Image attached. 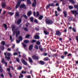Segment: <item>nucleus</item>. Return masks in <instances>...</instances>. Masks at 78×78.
<instances>
[{
  "mask_svg": "<svg viewBox=\"0 0 78 78\" xmlns=\"http://www.w3.org/2000/svg\"><path fill=\"white\" fill-rule=\"evenodd\" d=\"M45 22L46 25H52L53 23L52 20H50L48 19H47L45 20Z\"/></svg>",
  "mask_w": 78,
  "mask_h": 78,
  "instance_id": "obj_1",
  "label": "nucleus"
},
{
  "mask_svg": "<svg viewBox=\"0 0 78 78\" xmlns=\"http://www.w3.org/2000/svg\"><path fill=\"white\" fill-rule=\"evenodd\" d=\"M13 34L14 36H15L14 34H16V37H18L19 35H20V31L19 30H17V29H16L15 30L13 31Z\"/></svg>",
  "mask_w": 78,
  "mask_h": 78,
  "instance_id": "obj_2",
  "label": "nucleus"
},
{
  "mask_svg": "<svg viewBox=\"0 0 78 78\" xmlns=\"http://www.w3.org/2000/svg\"><path fill=\"white\" fill-rule=\"evenodd\" d=\"M22 1L25 2V0H18V2L16 6V9H17L19 8V7L20 6V4L21 3V2H22Z\"/></svg>",
  "mask_w": 78,
  "mask_h": 78,
  "instance_id": "obj_3",
  "label": "nucleus"
},
{
  "mask_svg": "<svg viewBox=\"0 0 78 78\" xmlns=\"http://www.w3.org/2000/svg\"><path fill=\"white\" fill-rule=\"evenodd\" d=\"M71 13H72L74 15V16L75 17H76V15H78V12L76 10H71Z\"/></svg>",
  "mask_w": 78,
  "mask_h": 78,
  "instance_id": "obj_4",
  "label": "nucleus"
},
{
  "mask_svg": "<svg viewBox=\"0 0 78 78\" xmlns=\"http://www.w3.org/2000/svg\"><path fill=\"white\" fill-rule=\"evenodd\" d=\"M20 8H23L24 9H27L26 5L24 4H21L20 6Z\"/></svg>",
  "mask_w": 78,
  "mask_h": 78,
  "instance_id": "obj_5",
  "label": "nucleus"
},
{
  "mask_svg": "<svg viewBox=\"0 0 78 78\" xmlns=\"http://www.w3.org/2000/svg\"><path fill=\"white\" fill-rule=\"evenodd\" d=\"M33 59H35V60H38L39 59V57L35 55H34L32 57Z\"/></svg>",
  "mask_w": 78,
  "mask_h": 78,
  "instance_id": "obj_6",
  "label": "nucleus"
},
{
  "mask_svg": "<svg viewBox=\"0 0 78 78\" xmlns=\"http://www.w3.org/2000/svg\"><path fill=\"white\" fill-rule=\"evenodd\" d=\"M21 62L23 64H24V65H25V66H27L28 63H27V62L25 60L23 59H22L21 60Z\"/></svg>",
  "mask_w": 78,
  "mask_h": 78,
  "instance_id": "obj_7",
  "label": "nucleus"
},
{
  "mask_svg": "<svg viewBox=\"0 0 78 78\" xmlns=\"http://www.w3.org/2000/svg\"><path fill=\"white\" fill-rule=\"evenodd\" d=\"M34 2L32 3V6L33 7H36V5H37V2H36V0H34Z\"/></svg>",
  "mask_w": 78,
  "mask_h": 78,
  "instance_id": "obj_8",
  "label": "nucleus"
},
{
  "mask_svg": "<svg viewBox=\"0 0 78 78\" xmlns=\"http://www.w3.org/2000/svg\"><path fill=\"white\" fill-rule=\"evenodd\" d=\"M56 34L57 36H60L62 34L61 32L59 31H56Z\"/></svg>",
  "mask_w": 78,
  "mask_h": 78,
  "instance_id": "obj_9",
  "label": "nucleus"
},
{
  "mask_svg": "<svg viewBox=\"0 0 78 78\" xmlns=\"http://www.w3.org/2000/svg\"><path fill=\"white\" fill-rule=\"evenodd\" d=\"M38 34H36V35L34 36V39H40V37H39V36L38 35Z\"/></svg>",
  "mask_w": 78,
  "mask_h": 78,
  "instance_id": "obj_10",
  "label": "nucleus"
},
{
  "mask_svg": "<svg viewBox=\"0 0 78 78\" xmlns=\"http://www.w3.org/2000/svg\"><path fill=\"white\" fill-rule=\"evenodd\" d=\"M2 6L3 8H5V6H6V5L5 4V3L3 2H2V3H1Z\"/></svg>",
  "mask_w": 78,
  "mask_h": 78,
  "instance_id": "obj_11",
  "label": "nucleus"
},
{
  "mask_svg": "<svg viewBox=\"0 0 78 78\" xmlns=\"http://www.w3.org/2000/svg\"><path fill=\"white\" fill-rule=\"evenodd\" d=\"M39 64H40V65H43L45 64V62L41 60L39 62Z\"/></svg>",
  "mask_w": 78,
  "mask_h": 78,
  "instance_id": "obj_12",
  "label": "nucleus"
},
{
  "mask_svg": "<svg viewBox=\"0 0 78 78\" xmlns=\"http://www.w3.org/2000/svg\"><path fill=\"white\" fill-rule=\"evenodd\" d=\"M4 55H5V58L6 59H7V60L9 61L10 59H11V58L7 57V56H6V52L4 53Z\"/></svg>",
  "mask_w": 78,
  "mask_h": 78,
  "instance_id": "obj_13",
  "label": "nucleus"
},
{
  "mask_svg": "<svg viewBox=\"0 0 78 78\" xmlns=\"http://www.w3.org/2000/svg\"><path fill=\"white\" fill-rule=\"evenodd\" d=\"M15 17L16 19H17V17H19V12H16Z\"/></svg>",
  "mask_w": 78,
  "mask_h": 78,
  "instance_id": "obj_14",
  "label": "nucleus"
},
{
  "mask_svg": "<svg viewBox=\"0 0 78 78\" xmlns=\"http://www.w3.org/2000/svg\"><path fill=\"white\" fill-rule=\"evenodd\" d=\"M33 48V44L30 45L29 48V50L30 51L32 50Z\"/></svg>",
  "mask_w": 78,
  "mask_h": 78,
  "instance_id": "obj_15",
  "label": "nucleus"
},
{
  "mask_svg": "<svg viewBox=\"0 0 78 78\" xmlns=\"http://www.w3.org/2000/svg\"><path fill=\"white\" fill-rule=\"evenodd\" d=\"M21 22H22V19L20 18L17 21V24H18V25H20Z\"/></svg>",
  "mask_w": 78,
  "mask_h": 78,
  "instance_id": "obj_16",
  "label": "nucleus"
},
{
  "mask_svg": "<svg viewBox=\"0 0 78 78\" xmlns=\"http://www.w3.org/2000/svg\"><path fill=\"white\" fill-rule=\"evenodd\" d=\"M63 14H64V16L65 17H67V12L65 11L63 12Z\"/></svg>",
  "mask_w": 78,
  "mask_h": 78,
  "instance_id": "obj_17",
  "label": "nucleus"
},
{
  "mask_svg": "<svg viewBox=\"0 0 78 78\" xmlns=\"http://www.w3.org/2000/svg\"><path fill=\"white\" fill-rule=\"evenodd\" d=\"M27 3L29 5H31V0H27Z\"/></svg>",
  "mask_w": 78,
  "mask_h": 78,
  "instance_id": "obj_18",
  "label": "nucleus"
},
{
  "mask_svg": "<svg viewBox=\"0 0 78 78\" xmlns=\"http://www.w3.org/2000/svg\"><path fill=\"white\" fill-rule=\"evenodd\" d=\"M22 45H23V47H24V48L25 50H27V48H26V47H27V45L26 44H25L24 43H23Z\"/></svg>",
  "mask_w": 78,
  "mask_h": 78,
  "instance_id": "obj_19",
  "label": "nucleus"
},
{
  "mask_svg": "<svg viewBox=\"0 0 78 78\" xmlns=\"http://www.w3.org/2000/svg\"><path fill=\"white\" fill-rule=\"evenodd\" d=\"M44 34H45V35H48L49 34V32L47 30H44Z\"/></svg>",
  "mask_w": 78,
  "mask_h": 78,
  "instance_id": "obj_20",
  "label": "nucleus"
},
{
  "mask_svg": "<svg viewBox=\"0 0 78 78\" xmlns=\"http://www.w3.org/2000/svg\"><path fill=\"white\" fill-rule=\"evenodd\" d=\"M28 60L30 63H33V60H32L31 58L30 57H28Z\"/></svg>",
  "mask_w": 78,
  "mask_h": 78,
  "instance_id": "obj_21",
  "label": "nucleus"
},
{
  "mask_svg": "<svg viewBox=\"0 0 78 78\" xmlns=\"http://www.w3.org/2000/svg\"><path fill=\"white\" fill-rule=\"evenodd\" d=\"M3 26H4V27L5 28V30H7V29H8V26H7V25L5 24H3Z\"/></svg>",
  "mask_w": 78,
  "mask_h": 78,
  "instance_id": "obj_22",
  "label": "nucleus"
},
{
  "mask_svg": "<svg viewBox=\"0 0 78 78\" xmlns=\"http://www.w3.org/2000/svg\"><path fill=\"white\" fill-rule=\"evenodd\" d=\"M27 15L29 17H30V16L31 15V11H30L29 12H27Z\"/></svg>",
  "mask_w": 78,
  "mask_h": 78,
  "instance_id": "obj_23",
  "label": "nucleus"
},
{
  "mask_svg": "<svg viewBox=\"0 0 78 78\" xmlns=\"http://www.w3.org/2000/svg\"><path fill=\"white\" fill-rule=\"evenodd\" d=\"M73 19V17H69L68 18V20H69L70 22L72 21Z\"/></svg>",
  "mask_w": 78,
  "mask_h": 78,
  "instance_id": "obj_24",
  "label": "nucleus"
},
{
  "mask_svg": "<svg viewBox=\"0 0 78 78\" xmlns=\"http://www.w3.org/2000/svg\"><path fill=\"white\" fill-rule=\"evenodd\" d=\"M49 58L48 57H46L43 60L44 61H49Z\"/></svg>",
  "mask_w": 78,
  "mask_h": 78,
  "instance_id": "obj_25",
  "label": "nucleus"
},
{
  "mask_svg": "<svg viewBox=\"0 0 78 78\" xmlns=\"http://www.w3.org/2000/svg\"><path fill=\"white\" fill-rule=\"evenodd\" d=\"M1 45H3V46H5V42L4 41H2L1 43Z\"/></svg>",
  "mask_w": 78,
  "mask_h": 78,
  "instance_id": "obj_26",
  "label": "nucleus"
},
{
  "mask_svg": "<svg viewBox=\"0 0 78 78\" xmlns=\"http://www.w3.org/2000/svg\"><path fill=\"white\" fill-rule=\"evenodd\" d=\"M30 22H33V21H34V18L32 17H31L30 18Z\"/></svg>",
  "mask_w": 78,
  "mask_h": 78,
  "instance_id": "obj_27",
  "label": "nucleus"
},
{
  "mask_svg": "<svg viewBox=\"0 0 78 78\" xmlns=\"http://www.w3.org/2000/svg\"><path fill=\"white\" fill-rule=\"evenodd\" d=\"M8 14H9L10 16H13V15H14V12H8Z\"/></svg>",
  "mask_w": 78,
  "mask_h": 78,
  "instance_id": "obj_28",
  "label": "nucleus"
},
{
  "mask_svg": "<svg viewBox=\"0 0 78 78\" xmlns=\"http://www.w3.org/2000/svg\"><path fill=\"white\" fill-rule=\"evenodd\" d=\"M43 16L42 15H40V16L38 18V19L39 20H42V19H43Z\"/></svg>",
  "mask_w": 78,
  "mask_h": 78,
  "instance_id": "obj_29",
  "label": "nucleus"
},
{
  "mask_svg": "<svg viewBox=\"0 0 78 78\" xmlns=\"http://www.w3.org/2000/svg\"><path fill=\"white\" fill-rule=\"evenodd\" d=\"M24 17V18L26 19H27V20L28 19V17H27V15H22L21 17Z\"/></svg>",
  "mask_w": 78,
  "mask_h": 78,
  "instance_id": "obj_30",
  "label": "nucleus"
},
{
  "mask_svg": "<svg viewBox=\"0 0 78 78\" xmlns=\"http://www.w3.org/2000/svg\"><path fill=\"white\" fill-rule=\"evenodd\" d=\"M12 31H13V32H14V30L15 29V28H16V26H15L13 25V26L12 27Z\"/></svg>",
  "mask_w": 78,
  "mask_h": 78,
  "instance_id": "obj_31",
  "label": "nucleus"
},
{
  "mask_svg": "<svg viewBox=\"0 0 78 78\" xmlns=\"http://www.w3.org/2000/svg\"><path fill=\"white\" fill-rule=\"evenodd\" d=\"M24 42L26 44H28V43H30V41L28 40H25L24 41Z\"/></svg>",
  "mask_w": 78,
  "mask_h": 78,
  "instance_id": "obj_32",
  "label": "nucleus"
},
{
  "mask_svg": "<svg viewBox=\"0 0 78 78\" xmlns=\"http://www.w3.org/2000/svg\"><path fill=\"white\" fill-rule=\"evenodd\" d=\"M0 47L1 50H5V47H4V46L2 45L1 47Z\"/></svg>",
  "mask_w": 78,
  "mask_h": 78,
  "instance_id": "obj_33",
  "label": "nucleus"
},
{
  "mask_svg": "<svg viewBox=\"0 0 78 78\" xmlns=\"http://www.w3.org/2000/svg\"><path fill=\"white\" fill-rule=\"evenodd\" d=\"M69 0L70 2V3H72V4H75V2L73 0Z\"/></svg>",
  "mask_w": 78,
  "mask_h": 78,
  "instance_id": "obj_34",
  "label": "nucleus"
},
{
  "mask_svg": "<svg viewBox=\"0 0 78 78\" xmlns=\"http://www.w3.org/2000/svg\"><path fill=\"white\" fill-rule=\"evenodd\" d=\"M18 39L21 41H22L23 40V38H22V37L21 36H20L19 37Z\"/></svg>",
  "mask_w": 78,
  "mask_h": 78,
  "instance_id": "obj_35",
  "label": "nucleus"
},
{
  "mask_svg": "<svg viewBox=\"0 0 78 78\" xmlns=\"http://www.w3.org/2000/svg\"><path fill=\"white\" fill-rule=\"evenodd\" d=\"M69 9H73V7L72 5H69Z\"/></svg>",
  "mask_w": 78,
  "mask_h": 78,
  "instance_id": "obj_36",
  "label": "nucleus"
},
{
  "mask_svg": "<svg viewBox=\"0 0 78 78\" xmlns=\"http://www.w3.org/2000/svg\"><path fill=\"white\" fill-rule=\"evenodd\" d=\"M39 16V12H36V17H37Z\"/></svg>",
  "mask_w": 78,
  "mask_h": 78,
  "instance_id": "obj_37",
  "label": "nucleus"
},
{
  "mask_svg": "<svg viewBox=\"0 0 78 78\" xmlns=\"http://www.w3.org/2000/svg\"><path fill=\"white\" fill-rule=\"evenodd\" d=\"M16 61L17 62H19V63L20 62V59L19 58L16 57Z\"/></svg>",
  "mask_w": 78,
  "mask_h": 78,
  "instance_id": "obj_38",
  "label": "nucleus"
},
{
  "mask_svg": "<svg viewBox=\"0 0 78 78\" xmlns=\"http://www.w3.org/2000/svg\"><path fill=\"white\" fill-rule=\"evenodd\" d=\"M22 69V67L21 66H20L18 67L17 69V70H20Z\"/></svg>",
  "mask_w": 78,
  "mask_h": 78,
  "instance_id": "obj_39",
  "label": "nucleus"
},
{
  "mask_svg": "<svg viewBox=\"0 0 78 78\" xmlns=\"http://www.w3.org/2000/svg\"><path fill=\"white\" fill-rule=\"evenodd\" d=\"M5 60L4 58H2V60L1 61V62L2 63H3V64H5Z\"/></svg>",
  "mask_w": 78,
  "mask_h": 78,
  "instance_id": "obj_40",
  "label": "nucleus"
},
{
  "mask_svg": "<svg viewBox=\"0 0 78 78\" xmlns=\"http://www.w3.org/2000/svg\"><path fill=\"white\" fill-rule=\"evenodd\" d=\"M34 22L35 23H38L39 22L37 21V20L36 19H34Z\"/></svg>",
  "mask_w": 78,
  "mask_h": 78,
  "instance_id": "obj_41",
  "label": "nucleus"
},
{
  "mask_svg": "<svg viewBox=\"0 0 78 78\" xmlns=\"http://www.w3.org/2000/svg\"><path fill=\"white\" fill-rule=\"evenodd\" d=\"M21 73H22V74H23V73H24V74H26V73H27V72L26 71L24 72V70L22 71H21Z\"/></svg>",
  "mask_w": 78,
  "mask_h": 78,
  "instance_id": "obj_42",
  "label": "nucleus"
},
{
  "mask_svg": "<svg viewBox=\"0 0 78 78\" xmlns=\"http://www.w3.org/2000/svg\"><path fill=\"white\" fill-rule=\"evenodd\" d=\"M35 42H36V40H32L31 43H34Z\"/></svg>",
  "mask_w": 78,
  "mask_h": 78,
  "instance_id": "obj_43",
  "label": "nucleus"
},
{
  "mask_svg": "<svg viewBox=\"0 0 78 78\" xmlns=\"http://www.w3.org/2000/svg\"><path fill=\"white\" fill-rule=\"evenodd\" d=\"M10 40L11 41V42H12L13 41V40H12V36H11V35L10 36Z\"/></svg>",
  "mask_w": 78,
  "mask_h": 78,
  "instance_id": "obj_44",
  "label": "nucleus"
},
{
  "mask_svg": "<svg viewBox=\"0 0 78 78\" xmlns=\"http://www.w3.org/2000/svg\"><path fill=\"white\" fill-rule=\"evenodd\" d=\"M50 4H49V5H48L46 7V9H48V8H50Z\"/></svg>",
  "mask_w": 78,
  "mask_h": 78,
  "instance_id": "obj_45",
  "label": "nucleus"
},
{
  "mask_svg": "<svg viewBox=\"0 0 78 78\" xmlns=\"http://www.w3.org/2000/svg\"><path fill=\"white\" fill-rule=\"evenodd\" d=\"M39 49L41 51H42V50H43V48H42L41 46H40L39 47Z\"/></svg>",
  "mask_w": 78,
  "mask_h": 78,
  "instance_id": "obj_46",
  "label": "nucleus"
},
{
  "mask_svg": "<svg viewBox=\"0 0 78 78\" xmlns=\"http://www.w3.org/2000/svg\"><path fill=\"white\" fill-rule=\"evenodd\" d=\"M74 7L77 9H78V5H74Z\"/></svg>",
  "mask_w": 78,
  "mask_h": 78,
  "instance_id": "obj_47",
  "label": "nucleus"
},
{
  "mask_svg": "<svg viewBox=\"0 0 78 78\" xmlns=\"http://www.w3.org/2000/svg\"><path fill=\"white\" fill-rule=\"evenodd\" d=\"M30 37V35H27L26 36V38H29Z\"/></svg>",
  "mask_w": 78,
  "mask_h": 78,
  "instance_id": "obj_48",
  "label": "nucleus"
},
{
  "mask_svg": "<svg viewBox=\"0 0 78 78\" xmlns=\"http://www.w3.org/2000/svg\"><path fill=\"white\" fill-rule=\"evenodd\" d=\"M8 74L12 78V74L10 72H9L8 73Z\"/></svg>",
  "mask_w": 78,
  "mask_h": 78,
  "instance_id": "obj_49",
  "label": "nucleus"
},
{
  "mask_svg": "<svg viewBox=\"0 0 78 78\" xmlns=\"http://www.w3.org/2000/svg\"><path fill=\"white\" fill-rule=\"evenodd\" d=\"M7 55L8 57H9V56H11V53H10L9 52H8L7 53Z\"/></svg>",
  "mask_w": 78,
  "mask_h": 78,
  "instance_id": "obj_50",
  "label": "nucleus"
},
{
  "mask_svg": "<svg viewBox=\"0 0 78 78\" xmlns=\"http://www.w3.org/2000/svg\"><path fill=\"white\" fill-rule=\"evenodd\" d=\"M72 30L74 31V32H76V30L75 29V28L74 27L73 28Z\"/></svg>",
  "mask_w": 78,
  "mask_h": 78,
  "instance_id": "obj_51",
  "label": "nucleus"
},
{
  "mask_svg": "<svg viewBox=\"0 0 78 78\" xmlns=\"http://www.w3.org/2000/svg\"><path fill=\"white\" fill-rule=\"evenodd\" d=\"M20 41H21L20 40H16V42L17 44H19L20 42Z\"/></svg>",
  "mask_w": 78,
  "mask_h": 78,
  "instance_id": "obj_52",
  "label": "nucleus"
},
{
  "mask_svg": "<svg viewBox=\"0 0 78 78\" xmlns=\"http://www.w3.org/2000/svg\"><path fill=\"white\" fill-rule=\"evenodd\" d=\"M35 48L37 50H38V46L37 45H35Z\"/></svg>",
  "mask_w": 78,
  "mask_h": 78,
  "instance_id": "obj_53",
  "label": "nucleus"
},
{
  "mask_svg": "<svg viewBox=\"0 0 78 78\" xmlns=\"http://www.w3.org/2000/svg\"><path fill=\"white\" fill-rule=\"evenodd\" d=\"M57 12H57V11H55V16H58V14H57Z\"/></svg>",
  "mask_w": 78,
  "mask_h": 78,
  "instance_id": "obj_54",
  "label": "nucleus"
},
{
  "mask_svg": "<svg viewBox=\"0 0 78 78\" xmlns=\"http://www.w3.org/2000/svg\"><path fill=\"white\" fill-rule=\"evenodd\" d=\"M36 43L37 45H40L41 44V42L39 41H37Z\"/></svg>",
  "mask_w": 78,
  "mask_h": 78,
  "instance_id": "obj_55",
  "label": "nucleus"
},
{
  "mask_svg": "<svg viewBox=\"0 0 78 78\" xmlns=\"http://www.w3.org/2000/svg\"><path fill=\"white\" fill-rule=\"evenodd\" d=\"M24 30L25 31H28V28H27V27L24 28Z\"/></svg>",
  "mask_w": 78,
  "mask_h": 78,
  "instance_id": "obj_56",
  "label": "nucleus"
},
{
  "mask_svg": "<svg viewBox=\"0 0 78 78\" xmlns=\"http://www.w3.org/2000/svg\"><path fill=\"white\" fill-rule=\"evenodd\" d=\"M26 78H31V77L30 75L26 76Z\"/></svg>",
  "mask_w": 78,
  "mask_h": 78,
  "instance_id": "obj_57",
  "label": "nucleus"
},
{
  "mask_svg": "<svg viewBox=\"0 0 78 78\" xmlns=\"http://www.w3.org/2000/svg\"><path fill=\"white\" fill-rule=\"evenodd\" d=\"M49 5L50 6H54V4H53V3H52L51 4H49Z\"/></svg>",
  "mask_w": 78,
  "mask_h": 78,
  "instance_id": "obj_58",
  "label": "nucleus"
},
{
  "mask_svg": "<svg viewBox=\"0 0 78 78\" xmlns=\"http://www.w3.org/2000/svg\"><path fill=\"white\" fill-rule=\"evenodd\" d=\"M33 15L34 16V17H36V12L35 11H34L33 12Z\"/></svg>",
  "mask_w": 78,
  "mask_h": 78,
  "instance_id": "obj_59",
  "label": "nucleus"
},
{
  "mask_svg": "<svg viewBox=\"0 0 78 78\" xmlns=\"http://www.w3.org/2000/svg\"><path fill=\"white\" fill-rule=\"evenodd\" d=\"M0 72H3V70L2 69V67H1L0 68Z\"/></svg>",
  "mask_w": 78,
  "mask_h": 78,
  "instance_id": "obj_60",
  "label": "nucleus"
},
{
  "mask_svg": "<svg viewBox=\"0 0 78 78\" xmlns=\"http://www.w3.org/2000/svg\"><path fill=\"white\" fill-rule=\"evenodd\" d=\"M64 55H67V54H68V52H66V51H65L64 52Z\"/></svg>",
  "mask_w": 78,
  "mask_h": 78,
  "instance_id": "obj_61",
  "label": "nucleus"
},
{
  "mask_svg": "<svg viewBox=\"0 0 78 78\" xmlns=\"http://www.w3.org/2000/svg\"><path fill=\"white\" fill-rule=\"evenodd\" d=\"M57 10L58 11H59L60 12V11H61V10H60V8H59V7H58L57 8Z\"/></svg>",
  "mask_w": 78,
  "mask_h": 78,
  "instance_id": "obj_62",
  "label": "nucleus"
},
{
  "mask_svg": "<svg viewBox=\"0 0 78 78\" xmlns=\"http://www.w3.org/2000/svg\"><path fill=\"white\" fill-rule=\"evenodd\" d=\"M13 55H18V53L17 52H15L14 53Z\"/></svg>",
  "mask_w": 78,
  "mask_h": 78,
  "instance_id": "obj_63",
  "label": "nucleus"
},
{
  "mask_svg": "<svg viewBox=\"0 0 78 78\" xmlns=\"http://www.w3.org/2000/svg\"><path fill=\"white\" fill-rule=\"evenodd\" d=\"M76 40L78 42V36L76 37Z\"/></svg>",
  "mask_w": 78,
  "mask_h": 78,
  "instance_id": "obj_64",
  "label": "nucleus"
}]
</instances>
